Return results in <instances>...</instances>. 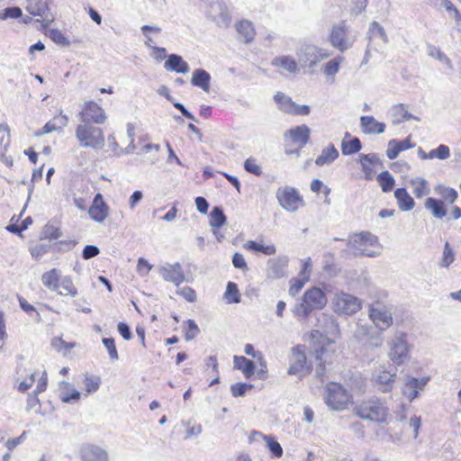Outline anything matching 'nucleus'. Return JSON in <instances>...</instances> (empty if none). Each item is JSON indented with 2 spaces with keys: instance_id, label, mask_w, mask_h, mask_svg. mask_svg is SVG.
<instances>
[{
  "instance_id": "nucleus-10",
  "label": "nucleus",
  "mask_w": 461,
  "mask_h": 461,
  "mask_svg": "<svg viewBox=\"0 0 461 461\" xmlns=\"http://www.w3.org/2000/svg\"><path fill=\"white\" fill-rule=\"evenodd\" d=\"M368 316L380 330H385L393 324L392 312L384 305L371 304L368 309Z\"/></svg>"
},
{
  "instance_id": "nucleus-61",
  "label": "nucleus",
  "mask_w": 461,
  "mask_h": 461,
  "mask_svg": "<svg viewBox=\"0 0 461 461\" xmlns=\"http://www.w3.org/2000/svg\"><path fill=\"white\" fill-rule=\"evenodd\" d=\"M244 352L246 355L252 357L253 358H258L261 365H264L266 367V361L263 357V355L259 351H256L254 347L251 344H246L244 348Z\"/></svg>"
},
{
  "instance_id": "nucleus-64",
  "label": "nucleus",
  "mask_w": 461,
  "mask_h": 461,
  "mask_svg": "<svg viewBox=\"0 0 461 461\" xmlns=\"http://www.w3.org/2000/svg\"><path fill=\"white\" fill-rule=\"evenodd\" d=\"M153 266L150 265L145 258H140L137 265V271L140 276H146L152 269Z\"/></svg>"
},
{
  "instance_id": "nucleus-15",
  "label": "nucleus",
  "mask_w": 461,
  "mask_h": 461,
  "mask_svg": "<svg viewBox=\"0 0 461 461\" xmlns=\"http://www.w3.org/2000/svg\"><path fill=\"white\" fill-rule=\"evenodd\" d=\"M158 273L165 281L173 283L176 287L185 281V274L178 262L175 264L166 263L159 267Z\"/></svg>"
},
{
  "instance_id": "nucleus-43",
  "label": "nucleus",
  "mask_w": 461,
  "mask_h": 461,
  "mask_svg": "<svg viewBox=\"0 0 461 461\" xmlns=\"http://www.w3.org/2000/svg\"><path fill=\"white\" fill-rule=\"evenodd\" d=\"M244 248L249 250L262 252L263 254L267 255V256L274 255L276 252V249L274 245L264 246V245L257 243L254 240H249L244 245Z\"/></svg>"
},
{
  "instance_id": "nucleus-57",
  "label": "nucleus",
  "mask_w": 461,
  "mask_h": 461,
  "mask_svg": "<svg viewBox=\"0 0 461 461\" xmlns=\"http://www.w3.org/2000/svg\"><path fill=\"white\" fill-rule=\"evenodd\" d=\"M307 280H303V278L298 276L297 278H294L291 280V285L289 288V294L292 296H295L303 287V285L307 283Z\"/></svg>"
},
{
  "instance_id": "nucleus-60",
  "label": "nucleus",
  "mask_w": 461,
  "mask_h": 461,
  "mask_svg": "<svg viewBox=\"0 0 461 461\" xmlns=\"http://www.w3.org/2000/svg\"><path fill=\"white\" fill-rule=\"evenodd\" d=\"M312 270V260L310 258H307L305 260L303 261L302 269H301L298 276L303 278V280L309 281Z\"/></svg>"
},
{
  "instance_id": "nucleus-8",
  "label": "nucleus",
  "mask_w": 461,
  "mask_h": 461,
  "mask_svg": "<svg viewBox=\"0 0 461 461\" xmlns=\"http://www.w3.org/2000/svg\"><path fill=\"white\" fill-rule=\"evenodd\" d=\"M409 357L406 335L397 332L390 342L389 357L395 365H402Z\"/></svg>"
},
{
  "instance_id": "nucleus-44",
  "label": "nucleus",
  "mask_w": 461,
  "mask_h": 461,
  "mask_svg": "<svg viewBox=\"0 0 461 461\" xmlns=\"http://www.w3.org/2000/svg\"><path fill=\"white\" fill-rule=\"evenodd\" d=\"M224 298L228 303H238L240 302V294L235 283L229 282L227 284Z\"/></svg>"
},
{
  "instance_id": "nucleus-38",
  "label": "nucleus",
  "mask_w": 461,
  "mask_h": 461,
  "mask_svg": "<svg viewBox=\"0 0 461 461\" xmlns=\"http://www.w3.org/2000/svg\"><path fill=\"white\" fill-rule=\"evenodd\" d=\"M419 391L418 379L408 376L402 388L403 394L411 401L418 396Z\"/></svg>"
},
{
  "instance_id": "nucleus-45",
  "label": "nucleus",
  "mask_w": 461,
  "mask_h": 461,
  "mask_svg": "<svg viewBox=\"0 0 461 461\" xmlns=\"http://www.w3.org/2000/svg\"><path fill=\"white\" fill-rule=\"evenodd\" d=\"M377 242V238L370 232H361L354 238L351 242L354 248L361 247L363 244L374 245Z\"/></svg>"
},
{
  "instance_id": "nucleus-37",
  "label": "nucleus",
  "mask_w": 461,
  "mask_h": 461,
  "mask_svg": "<svg viewBox=\"0 0 461 461\" xmlns=\"http://www.w3.org/2000/svg\"><path fill=\"white\" fill-rule=\"evenodd\" d=\"M424 205L427 210L430 211L432 214L438 219H442L447 214L443 203L435 198H427Z\"/></svg>"
},
{
  "instance_id": "nucleus-36",
  "label": "nucleus",
  "mask_w": 461,
  "mask_h": 461,
  "mask_svg": "<svg viewBox=\"0 0 461 461\" xmlns=\"http://www.w3.org/2000/svg\"><path fill=\"white\" fill-rule=\"evenodd\" d=\"M275 67L283 68L290 73H295L298 70V64L291 56H280L272 60Z\"/></svg>"
},
{
  "instance_id": "nucleus-7",
  "label": "nucleus",
  "mask_w": 461,
  "mask_h": 461,
  "mask_svg": "<svg viewBox=\"0 0 461 461\" xmlns=\"http://www.w3.org/2000/svg\"><path fill=\"white\" fill-rule=\"evenodd\" d=\"M276 198L280 206L289 212H296L303 204L299 192L294 187L288 185L277 189Z\"/></svg>"
},
{
  "instance_id": "nucleus-42",
  "label": "nucleus",
  "mask_w": 461,
  "mask_h": 461,
  "mask_svg": "<svg viewBox=\"0 0 461 461\" xmlns=\"http://www.w3.org/2000/svg\"><path fill=\"white\" fill-rule=\"evenodd\" d=\"M381 185L382 191L384 193L390 192L394 185V178L387 170L382 171L376 177Z\"/></svg>"
},
{
  "instance_id": "nucleus-30",
  "label": "nucleus",
  "mask_w": 461,
  "mask_h": 461,
  "mask_svg": "<svg viewBox=\"0 0 461 461\" xmlns=\"http://www.w3.org/2000/svg\"><path fill=\"white\" fill-rule=\"evenodd\" d=\"M234 368L240 370L246 378H250L255 373V364L245 357L235 356L233 358Z\"/></svg>"
},
{
  "instance_id": "nucleus-33",
  "label": "nucleus",
  "mask_w": 461,
  "mask_h": 461,
  "mask_svg": "<svg viewBox=\"0 0 461 461\" xmlns=\"http://www.w3.org/2000/svg\"><path fill=\"white\" fill-rule=\"evenodd\" d=\"M236 29L240 37L243 38L244 42H251L256 35L254 26L249 20H242L236 24Z\"/></svg>"
},
{
  "instance_id": "nucleus-25",
  "label": "nucleus",
  "mask_w": 461,
  "mask_h": 461,
  "mask_svg": "<svg viewBox=\"0 0 461 461\" xmlns=\"http://www.w3.org/2000/svg\"><path fill=\"white\" fill-rule=\"evenodd\" d=\"M394 196L397 200L398 207L402 212H409L413 209L415 202L405 188H397L394 191Z\"/></svg>"
},
{
  "instance_id": "nucleus-14",
  "label": "nucleus",
  "mask_w": 461,
  "mask_h": 461,
  "mask_svg": "<svg viewBox=\"0 0 461 461\" xmlns=\"http://www.w3.org/2000/svg\"><path fill=\"white\" fill-rule=\"evenodd\" d=\"M317 327L314 332L321 336L337 337L339 330V323L333 315L322 312L317 318Z\"/></svg>"
},
{
  "instance_id": "nucleus-6",
  "label": "nucleus",
  "mask_w": 461,
  "mask_h": 461,
  "mask_svg": "<svg viewBox=\"0 0 461 461\" xmlns=\"http://www.w3.org/2000/svg\"><path fill=\"white\" fill-rule=\"evenodd\" d=\"M332 304L336 312L344 315H352L360 310L362 302L352 294L340 292L335 294Z\"/></svg>"
},
{
  "instance_id": "nucleus-41",
  "label": "nucleus",
  "mask_w": 461,
  "mask_h": 461,
  "mask_svg": "<svg viewBox=\"0 0 461 461\" xmlns=\"http://www.w3.org/2000/svg\"><path fill=\"white\" fill-rule=\"evenodd\" d=\"M362 149L361 141L358 138H353L349 141H346L345 140L341 142V152L344 156L352 155L357 153Z\"/></svg>"
},
{
  "instance_id": "nucleus-50",
  "label": "nucleus",
  "mask_w": 461,
  "mask_h": 461,
  "mask_svg": "<svg viewBox=\"0 0 461 461\" xmlns=\"http://www.w3.org/2000/svg\"><path fill=\"white\" fill-rule=\"evenodd\" d=\"M450 156V150L449 148L446 145H439L437 149H431L429 152V157H430V159L433 158H438L441 160L448 158Z\"/></svg>"
},
{
  "instance_id": "nucleus-46",
  "label": "nucleus",
  "mask_w": 461,
  "mask_h": 461,
  "mask_svg": "<svg viewBox=\"0 0 461 461\" xmlns=\"http://www.w3.org/2000/svg\"><path fill=\"white\" fill-rule=\"evenodd\" d=\"M343 60L344 59L339 56L328 61L323 68L324 74L328 77L335 76L338 73L339 65Z\"/></svg>"
},
{
  "instance_id": "nucleus-59",
  "label": "nucleus",
  "mask_w": 461,
  "mask_h": 461,
  "mask_svg": "<svg viewBox=\"0 0 461 461\" xmlns=\"http://www.w3.org/2000/svg\"><path fill=\"white\" fill-rule=\"evenodd\" d=\"M176 294L184 297L187 302L193 303L196 300V294L195 291L189 287L185 286L182 288H178L176 290Z\"/></svg>"
},
{
  "instance_id": "nucleus-2",
  "label": "nucleus",
  "mask_w": 461,
  "mask_h": 461,
  "mask_svg": "<svg viewBox=\"0 0 461 461\" xmlns=\"http://www.w3.org/2000/svg\"><path fill=\"white\" fill-rule=\"evenodd\" d=\"M75 136L83 148L100 149L104 146L103 130L93 125L92 122L80 121L76 128Z\"/></svg>"
},
{
  "instance_id": "nucleus-19",
  "label": "nucleus",
  "mask_w": 461,
  "mask_h": 461,
  "mask_svg": "<svg viewBox=\"0 0 461 461\" xmlns=\"http://www.w3.org/2000/svg\"><path fill=\"white\" fill-rule=\"evenodd\" d=\"M310 132V128L305 124H302L289 130L285 136L289 137L291 141L299 149H302L309 141Z\"/></svg>"
},
{
  "instance_id": "nucleus-52",
  "label": "nucleus",
  "mask_w": 461,
  "mask_h": 461,
  "mask_svg": "<svg viewBox=\"0 0 461 461\" xmlns=\"http://www.w3.org/2000/svg\"><path fill=\"white\" fill-rule=\"evenodd\" d=\"M19 304L21 308L33 320L40 321L41 320L40 313L36 311L35 307L30 304L24 298L19 297Z\"/></svg>"
},
{
  "instance_id": "nucleus-23",
  "label": "nucleus",
  "mask_w": 461,
  "mask_h": 461,
  "mask_svg": "<svg viewBox=\"0 0 461 461\" xmlns=\"http://www.w3.org/2000/svg\"><path fill=\"white\" fill-rule=\"evenodd\" d=\"M412 147H414V144L411 142L410 137L400 141L396 140H391L388 142L386 156L389 159H394L398 157L400 152L411 149Z\"/></svg>"
},
{
  "instance_id": "nucleus-47",
  "label": "nucleus",
  "mask_w": 461,
  "mask_h": 461,
  "mask_svg": "<svg viewBox=\"0 0 461 461\" xmlns=\"http://www.w3.org/2000/svg\"><path fill=\"white\" fill-rule=\"evenodd\" d=\"M48 36L50 38L52 41H54L56 44L62 46V47H68L69 46L70 42L68 37H66L58 29H50L48 32Z\"/></svg>"
},
{
  "instance_id": "nucleus-3",
  "label": "nucleus",
  "mask_w": 461,
  "mask_h": 461,
  "mask_svg": "<svg viewBox=\"0 0 461 461\" xmlns=\"http://www.w3.org/2000/svg\"><path fill=\"white\" fill-rule=\"evenodd\" d=\"M326 304L327 297L324 292L318 287H312L304 293L301 303L295 305L294 313L307 317L313 310L322 309Z\"/></svg>"
},
{
  "instance_id": "nucleus-51",
  "label": "nucleus",
  "mask_w": 461,
  "mask_h": 461,
  "mask_svg": "<svg viewBox=\"0 0 461 461\" xmlns=\"http://www.w3.org/2000/svg\"><path fill=\"white\" fill-rule=\"evenodd\" d=\"M62 123L58 126L54 121H50L48 122L44 126L43 128L41 129V131L40 132L37 133L38 136L40 135H43V134H48V133H50V132H53L55 131H57L58 129H62L64 126H66L67 124V122H68V117L67 115H62Z\"/></svg>"
},
{
  "instance_id": "nucleus-53",
  "label": "nucleus",
  "mask_w": 461,
  "mask_h": 461,
  "mask_svg": "<svg viewBox=\"0 0 461 461\" xmlns=\"http://www.w3.org/2000/svg\"><path fill=\"white\" fill-rule=\"evenodd\" d=\"M101 384V380L99 377L94 378L89 375H85L84 379V385L86 388V391L88 393H93L96 392L99 389Z\"/></svg>"
},
{
  "instance_id": "nucleus-62",
  "label": "nucleus",
  "mask_w": 461,
  "mask_h": 461,
  "mask_svg": "<svg viewBox=\"0 0 461 461\" xmlns=\"http://www.w3.org/2000/svg\"><path fill=\"white\" fill-rule=\"evenodd\" d=\"M439 5L449 13H453L456 21L461 20V14L449 0H438Z\"/></svg>"
},
{
  "instance_id": "nucleus-28",
  "label": "nucleus",
  "mask_w": 461,
  "mask_h": 461,
  "mask_svg": "<svg viewBox=\"0 0 461 461\" xmlns=\"http://www.w3.org/2000/svg\"><path fill=\"white\" fill-rule=\"evenodd\" d=\"M210 82L211 76L206 70L198 68L193 72V76L191 78V84L193 86L200 87L204 92H209Z\"/></svg>"
},
{
  "instance_id": "nucleus-48",
  "label": "nucleus",
  "mask_w": 461,
  "mask_h": 461,
  "mask_svg": "<svg viewBox=\"0 0 461 461\" xmlns=\"http://www.w3.org/2000/svg\"><path fill=\"white\" fill-rule=\"evenodd\" d=\"M455 260V253L453 249L451 248L448 242H446L443 249V256L440 261V266L442 267H447L452 264Z\"/></svg>"
},
{
  "instance_id": "nucleus-63",
  "label": "nucleus",
  "mask_w": 461,
  "mask_h": 461,
  "mask_svg": "<svg viewBox=\"0 0 461 461\" xmlns=\"http://www.w3.org/2000/svg\"><path fill=\"white\" fill-rule=\"evenodd\" d=\"M100 249L95 245H86L82 252V258L84 259H90L99 255Z\"/></svg>"
},
{
  "instance_id": "nucleus-39",
  "label": "nucleus",
  "mask_w": 461,
  "mask_h": 461,
  "mask_svg": "<svg viewBox=\"0 0 461 461\" xmlns=\"http://www.w3.org/2000/svg\"><path fill=\"white\" fill-rule=\"evenodd\" d=\"M226 222V216L221 207H213L210 213V225L212 229H220Z\"/></svg>"
},
{
  "instance_id": "nucleus-54",
  "label": "nucleus",
  "mask_w": 461,
  "mask_h": 461,
  "mask_svg": "<svg viewBox=\"0 0 461 461\" xmlns=\"http://www.w3.org/2000/svg\"><path fill=\"white\" fill-rule=\"evenodd\" d=\"M23 15L22 9L18 6L7 7L0 12V20L4 21L9 18H20Z\"/></svg>"
},
{
  "instance_id": "nucleus-26",
  "label": "nucleus",
  "mask_w": 461,
  "mask_h": 461,
  "mask_svg": "<svg viewBox=\"0 0 461 461\" xmlns=\"http://www.w3.org/2000/svg\"><path fill=\"white\" fill-rule=\"evenodd\" d=\"M80 392L77 391L74 386L66 381H62L59 385V399L66 403L77 402L80 399Z\"/></svg>"
},
{
  "instance_id": "nucleus-12",
  "label": "nucleus",
  "mask_w": 461,
  "mask_h": 461,
  "mask_svg": "<svg viewBox=\"0 0 461 461\" xmlns=\"http://www.w3.org/2000/svg\"><path fill=\"white\" fill-rule=\"evenodd\" d=\"M348 30L344 23L334 25L330 34V42L332 47L340 52L351 48L353 41L348 35Z\"/></svg>"
},
{
  "instance_id": "nucleus-24",
  "label": "nucleus",
  "mask_w": 461,
  "mask_h": 461,
  "mask_svg": "<svg viewBox=\"0 0 461 461\" xmlns=\"http://www.w3.org/2000/svg\"><path fill=\"white\" fill-rule=\"evenodd\" d=\"M164 67L167 71H176V73L182 74L189 72L188 64L177 54L169 55L164 64Z\"/></svg>"
},
{
  "instance_id": "nucleus-22",
  "label": "nucleus",
  "mask_w": 461,
  "mask_h": 461,
  "mask_svg": "<svg viewBox=\"0 0 461 461\" xmlns=\"http://www.w3.org/2000/svg\"><path fill=\"white\" fill-rule=\"evenodd\" d=\"M360 126L365 134H382L385 130V124L377 122L373 116H362Z\"/></svg>"
},
{
  "instance_id": "nucleus-16",
  "label": "nucleus",
  "mask_w": 461,
  "mask_h": 461,
  "mask_svg": "<svg viewBox=\"0 0 461 461\" xmlns=\"http://www.w3.org/2000/svg\"><path fill=\"white\" fill-rule=\"evenodd\" d=\"M304 371L308 372L309 368L306 366V356L304 354L303 346H296L293 348L290 367L288 369L289 375H299Z\"/></svg>"
},
{
  "instance_id": "nucleus-13",
  "label": "nucleus",
  "mask_w": 461,
  "mask_h": 461,
  "mask_svg": "<svg viewBox=\"0 0 461 461\" xmlns=\"http://www.w3.org/2000/svg\"><path fill=\"white\" fill-rule=\"evenodd\" d=\"M396 378V368L393 366L386 367L380 366L375 374L374 380L378 390L383 393H388L393 389Z\"/></svg>"
},
{
  "instance_id": "nucleus-31",
  "label": "nucleus",
  "mask_w": 461,
  "mask_h": 461,
  "mask_svg": "<svg viewBox=\"0 0 461 461\" xmlns=\"http://www.w3.org/2000/svg\"><path fill=\"white\" fill-rule=\"evenodd\" d=\"M61 279L60 271L57 268H52L41 276V282L45 287L50 291H58L59 284Z\"/></svg>"
},
{
  "instance_id": "nucleus-27",
  "label": "nucleus",
  "mask_w": 461,
  "mask_h": 461,
  "mask_svg": "<svg viewBox=\"0 0 461 461\" xmlns=\"http://www.w3.org/2000/svg\"><path fill=\"white\" fill-rule=\"evenodd\" d=\"M339 151L335 146L333 144H330L326 148L322 149L321 154L315 159V164L319 167L330 165L339 158Z\"/></svg>"
},
{
  "instance_id": "nucleus-34",
  "label": "nucleus",
  "mask_w": 461,
  "mask_h": 461,
  "mask_svg": "<svg viewBox=\"0 0 461 461\" xmlns=\"http://www.w3.org/2000/svg\"><path fill=\"white\" fill-rule=\"evenodd\" d=\"M255 437L262 438L266 441L269 451L275 457H281L283 456V448L281 445L275 439L274 437L263 435L261 432L258 431H253L251 433L250 438Z\"/></svg>"
},
{
  "instance_id": "nucleus-40",
  "label": "nucleus",
  "mask_w": 461,
  "mask_h": 461,
  "mask_svg": "<svg viewBox=\"0 0 461 461\" xmlns=\"http://www.w3.org/2000/svg\"><path fill=\"white\" fill-rule=\"evenodd\" d=\"M274 98L280 110L289 114L292 113L294 107V102L289 96H286L281 92H277Z\"/></svg>"
},
{
  "instance_id": "nucleus-18",
  "label": "nucleus",
  "mask_w": 461,
  "mask_h": 461,
  "mask_svg": "<svg viewBox=\"0 0 461 461\" xmlns=\"http://www.w3.org/2000/svg\"><path fill=\"white\" fill-rule=\"evenodd\" d=\"M88 213L92 220L103 222L108 216V206L103 200L102 194H97L89 208Z\"/></svg>"
},
{
  "instance_id": "nucleus-1",
  "label": "nucleus",
  "mask_w": 461,
  "mask_h": 461,
  "mask_svg": "<svg viewBox=\"0 0 461 461\" xmlns=\"http://www.w3.org/2000/svg\"><path fill=\"white\" fill-rule=\"evenodd\" d=\"M354 412L364 420L376 423L385 422L388 416L387 407L376 397L357 402L354 407Z\"/></svg>"
},
{
  "instance_id": "nucleus-9",
  "label": "nucleus",
  "mask_w": 461,
  "mask_h": 461,
  "mask_svg": "<svg viewBox=\"0 0 461 461\" xmlns=\"http://www.w3.org/2000/svg\"><path fill=\"white\" fill-rule=\"evenodd\" d=\"M26 11L32 16H37L36 21L41 23L43 27H47L54 21L48 0H27Z\"/></svg>"
},
{
  "instance_id": "nucleus-5",
  "label": "nucleus",
  "mask_w": 461,
  "mask_h": 461,
  "mask_svg": "<svg viewBox=\"0 0 461 461\" xmlns=\"http://www.w3.org/2000/svg\"><path fill=\"white\" fill-rule=\"evenodd\" d=\"M298 62L303 68H313L321 60L329 58L328 50L319 48L313 44H303L296 51Z\"/></svg>"
},
{
  "instance_id": "nucleus-11",
  "label": "nucleus",
  "mask_w": 461,
  "mask_h": 461,
  "mask_svg": "<svg viewBox=\"0 0 461 461\" xmlns=\"http://www.w3.org/2000/svg\"><path fill=\"white\" fill-rule=\"evenodd\" d=\"M78 118L79 121L103 124L105 122L107 116L104 110L98 104L88 101L84 104L78 113Z\"/></svg>"
},
{
  "instance_id": "nucleus-55",
  "label": "nucleus",
  "mask_w": 461,
  "mask_h": 461,
  "mask_svg": "<svg viewBox=\"0 0 461 461\" xmlns=\"http://www.w3.org/2000/svg\"><path fill=\"white\" fill-rule=\"evenodd\" d=\"M102 342L108 351L109 357L112 360H117L119 358L118 352L116 349L115 342L113 338H104Z\"/></svg>"
},
{
  "instance_id": "nucleus-49",
  "label": "nucleus",
  "mask_w": 461,
  "mask_h": 461,
  "mask_svg": "<svg viewBox=\"0 0 461 461\" xmlns=\"http://www.w3.org/2000/svg\"><path fill=\"white\" fill-rule=\"evenodd\" d=\"M200 332V330L194 320H188L185 327V339L186 341L194 339Z\"/></svg>"
},
{
  "instance_id": "nucleus-32",
  "label": "nucleus",
  "mask_w": 461,
  "mask_h": 461,
  "mask_svg": "<svg viewBox=\"0 0 461 461\" xmlns=\"http://www.w3.org/2000/svg\"><path fill=\"white\" fill-rule=\"evenodd\" d=\"M409 184L417 198H421L430 193L429 185L423 177L417 176L411 178L410 179Z\"/></svg>"
},
{
  "instance_id": "nucleus-17",
  "label": "nucleus",
  "mask_w": 461,
  "mask_h": 461,
  "mask_svg": "<svg viewBox=\"0 0 461 461\" xmlns=\"http://www.w3.org/2000/svg\"><path fill=\"white\" fill-rule=\"evenodd\" d=\"M80 456L82 461H109V455L103 447L86 444L81 447Z\"/></svg>"
},
{
  "instance_id": "nucleus-58",
  "label": "nucleus",
  "mask_w": 461,
  "mask_h": 461,
  "mask_svg": "<svg viewBox=\"0 0 461 461\" xmlns=\"http://www.w3.org/2000/svg\"><path fill=\"white\" fill-rule=\"evenodd\" d=\"M244 168L247 172L256 176H260L262 174L261 167L256 163V159L252 158L246 159L244 162Z\"/></svg>"
},
{
  "instance_id": "nucleus-21",
  "label": "nucleus",
  "mask_w": 461,
  "mask_h": 461,
  "mask_svg": "<svg viewBox=\"0 0 461 461\" xmlns=\"http://www.w3.org/2000/svg\"><path fill=\"white\" fill-rule=\"evenodd\" d=\"M268 276L271 278H281L285 276L288 266V258L280 257L268 261Z\"/></svg>"
},
{
  "instance_id": "nucleus-29",
  "label": "nucleus",
  "mask_w": 461,
  "mask_h": 461,
  "mask_svg": "<svg viewBox=\"0 0 461 461\" xmlns=\"http://www.w3.org/2000/svg\"><path fill=\"white\" fill-rule=\"evenodd\" d=\"M393 123L400 124L405 121L415 120L420 122V118L411 114L403 104H397L393 107Z\"/></svg>"
},
{
  "instance_id": "nucleus-20",
  "label": "nucleus",
  "mask_w": 461,
  "mask_h": 461,
  "mask_svg": "<svg viewBox=\"0 0 461 461\" xmlns=\"http://www.w3.org/2000/svg\"><path fill=\"white\" fill-rule=\"evenodd\" d=\"M359 163L361 165L362 171L365 174L366 180L373 179L374 166L380 163V158L377 154H359Z\"/></svg>"
},
{
  "instance_id": "nucleus-56",
  "label": "nucleus",
  "mask_w": 461,
  "mask_h": 461,
  "mask_svg": "<svg viewBox=\"0 0 461 461\" xmlns=\"http://www.w3.org/2000/svg\"><path fill=\"white\" fill-rule=\"evenodd\" d=\"M252 388L251 384L246 383H236L231 384L230 392L232 396L240 397L245 395L246 392Z\"/></svg>"
},
{
  "instance_id": "nucleus-35",
  "label": "nucleus",
  "mask_w": 461,
  "mask_h": 461,
  "mask_svg": "<svg viewBox=\"0 0 461 461\" xmlns=\"http://www.w3.org/2000/svg\"><path fill=\"white\" fill-rule=\"evenodd\" d=\"M55 292L60 295L71 297H75L77 294V289L74 285L72 278L68 276L61 277L58 291Z\"/></svg>"
},
{
  "instance_id": "nucleus-4",
  "label": "nucleus",
  "mask_w": 461,
  "mask_h": 461,
  "mask_svg": "<svg viewBox=\"0 0 461 461\" xmlns=\"http://www.w3.org/2000/svg\"><path fill=\"white\" fill-rule=\"evenodd\" d=\"M351 399L350 393L340 384L331 382L326 385L324 402L330 410H345Z\"/></svg>"
}]
</instances>
